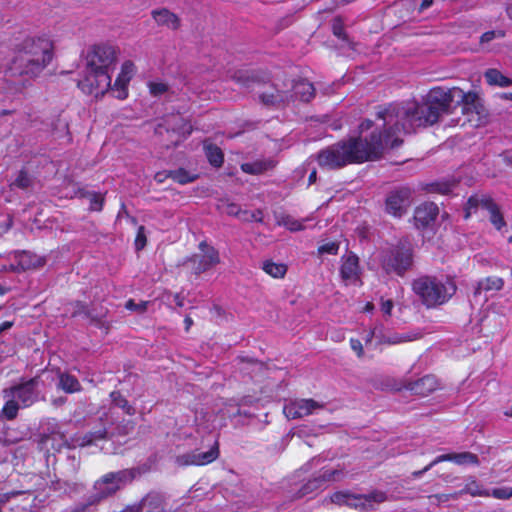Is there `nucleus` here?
Here are the masks:
<instances>
[{
  "label": "nucleus",
  "mask_w": 512,
  "mask_h": 512,
  "mask_svg": "<svg viewBox=\"0 0 512 512\" xmlns=\"http://www.w3.org/2000/svg\"><path fill=\"white\" fill-rule=\"evenodd\" d=\"M174 299L178 307H182L184 305V299L179 294H176Z\"/></svg>",
  "instance_id": "63"
},
{
  "label": "nucleus",
  "mask_w": 512,
  "mask_h": 512,
  "mask_svg": "<svg viewBox=\"0 0 512 512\" xmlns=\"http://www.w3.org/2000/svg\"><path fill=\"white\" fill-rule=\"evenodd\" d=\"M393 308L392 300H386L382 302L381 310L385 315H390Z\"/></svg>",
  "instance_id": "56"
},
{
  "label": "nucleus",
  "mask_w": 512,
  "mask_h": 512,
  "mask_svg": "<svg viewBox=\"0 0 512 512\" xmlns=\"http://www.w3.org/2000/svg\"><path fill=\"white\" fill-rule=\"evenodd\" d=\"M496 37H500V38L504 37V32L503 31H488V32H485L481 36L480 40H481V43H488Z\"/></svg>",
  "instance_id": "50"
},
{
  "label": "nucleus",
  "mask_w": 512,
  "mask_h": 512,
  "mask_svg": "<svg viewBox=\"0 0 512 512\" xmlns=\"http://www.w3.org/2000/svg\"><path fill=\"white\" fill-rule=\"evenodd\" d=\"M382 120V140L387 141V149H393L403 143V136L416 128L427 127L438 122L440 115L425 99L421 103L412 101L401 105H390L377 112Z\"/></svg>",
  "instance_id": "1"
},
{
  "label": "nucleus",
  "mask_w": 512,
  "mask_h": 512,
  "mask_svg": "<svg viewBox=\"0 0 512 512\" xmlns=\"http://www.w3.org/2000/svg\"><path fill=\"white\" fill-rule=\"evenodd\" d=\"M263 270L272 277L281 278L285 275L287 267L284 264L266 261L263 263Z\"/></svg>",
  "instance_id": "33"
},
{
  "label": "nucleus",
  "mask_w": 512,
  "mask_h": 512,
  "mask_svg": "<svg viewBox=\"0 0 512 512\" xmlns=\"http://www.w3.org/2000/svg\"><path fill=\"white\" fill-rule=\"evenodd\" d=\"M205 154L211 165L220 167L223 164L224 156L221 149L214 144H207L204 146Z\"/></svg>",
  "instance_id": "31"
},
{
  "label": "nucleus",
  "mask_w": 512,
  "mask_h": 512,
  "mask_svg": "<svg viewBox=\"0 0 512 512\" xmlns=\"http://www.w3.org/2000/svg\"><path fill=\"white\" fill-rule=\"evenodd\" d=\"M90 202V210L101 211L104 203V196L100 193L87 192L85 195Z\"/></svg>",
  "instance_id": "37"
},
{
  "label": "nucleus",
  "mask_w": 512,
  "mask_h": 512,
  "mask_svg": "<svg viewBox=\"0 0 512 512\" xmlns=\"http://www.w3.org/2000/svg\"><path fill=\"white\" fill-rule=\"evenodd\" d=\"M112 402L125 410V412L129 415L134 414V408L128 404V401L119 393V392H112L110 395Z\"/></svg>",
  "instance_id": "36"
},
{
  "label": "nucleus",
  "mask_w": 512,
  "mask_h": 512,
  "mask_svg": "<svg viewBox=\"0 0 512 512\" xmlns=\"http://www.w3.org/2000/svg\"><path fill=\"white\" fill-rule=\"evenodd\" d=\"M242 362L246 364V366L242 367L243 371L261 372L264 370L263 363H261L257 360L248 359V360H242Z\"/></svg>",
  "instance_id": "45"
},
{
  "label": "nucleus",
  "mask_w": 512,
  "mask_h": 512,
  "mask_svg": "<svg viewBox=\"0 0 512 512\" xmlns=\"http://www.w3.org/2000/svg\"><path fill=\"white\" fill-rule=\"evenodd\" d=\"M411 195L412 191L408 187L391 192L386 199L387 212L396 217L402 216L410 206Z\"/></svg>",
  "instance_id": "16"
},
{
  "label": "nucleus",
  "mask_w": 512,
  "mask_h": 512,
  "mask_svg": "<svg viewBox=\"0 0 512 512\" xmlns=\"http://www.w3.org/2000/svg\"><path fill=\"white\" fill-rule=\"evenodd\" d=\"M331 502L340 506H347L358 512H369L385 501L388 496L385 492L374 490L368 494H355L350 491H338L331 495Z\"/></svg>",
  "instance_id": "6"
},
{
  "label": "nucleus",
  "mask_w": 512,
  "mask_h": 512,
  "mask_svg": "<svg viewBox=\"0 0 512 512\" xmlns=\"http://www.w3.org/2000/svg\"><path fill=\"white\" fill-rule=\"evenodd\" d=\"M373 126V122L371 120H364L360 126H359V129H360V132H364V131H367L369 130L371 127Z\"/></svg>",
  "instance_id": "61"
},
{
  "label": "nucleus",
  "mask_w": 512,
  "mask_h": 512,
  "mask_svg": "<svg viewBox=\"0 0 512 512\" xmlns=\"http://www.w3.org/2000/svg\"><path fill=\"white\" fill-rule=\"evenodd\" d=\"M117 62L116 49L111 45H94L85 56V75L78 87L85 93L104 95L111 88V73Z\"/></svg>",
  "instance_id": "4"
},
{
  "label": "nucleus",
  "mask_w": 512,
  "mask_h": 512,
  "mask_svg": "<svg viewBox=\"0 0 512 512\" xmlns=\"http://www.w3.org/2000/svg\"><path fill=\"white\" fill-rule=\"evenodd\" d=\"M226 213L229 215L240 216L243 212H241L240 208L236 204L231 203L227 204Z\"/></svg>",
  "instance_id": "54"
},
{
  "label": "nucleus",
  "mask_w": 512,
  "mask_h": 512,
  "mask_svg": "<svg viewBox=\"0 0 512 512\" xmlns=\"http://www.w3.org/2000/svg\"><path fill=\"white\" fill-rule=\"evenodd\" d=\"M175 462L179 466L196 465L197 463L195 461L194 451L177 456Z\"/></svg>",
  "instance_id": "44"
},
{
  "label": "nucleus",
  "mask_w": 512,
  "mask_h": 512,
  "mask_svg": "<svg viewBox=\"0 0 512 512\" xmlns=\"http://www.w3.org/2000/svg\"><path fill=\"white\" fill-rule=\"evenodd\" d=\"M351 348L357 353L359 357L363 356V346L362 343L358 339L350 340Z\"/></svg>",
  "instance_id": "51"
},
{
  "label": "nucleus",
  "mask_w": 512,
  "mask_h": 512,
  "mask_svg": "<svg viewBox=\"0 0 512 512\" xmlns=\"http://www.w3.org/2000/svg\"><path fill=\"white\" fill-rule=\"evenodd\" d=\"M135 469H123L117 472H109L94 483L96 493L90 496V504L97 505L103 499L114 495L122 487L131 483L136 477Z\"/></svg>",
  "instance_id": "7"
},
{
  "label": "nucleus",
  "mask_w": 512,
  "mask_h": 512,
  "mask_svg": "<svg viewBox=\"0 0 512 512\" xmlns=\"http://www.w3.org/2000/svg\"><path fill=\"white\" fill-rule=\"evenodd\" d=\"M134 66L130 61L125 62L122 65L121 73L115 80L113 89L118 92V99H125L127 97V84L129 83L132 74H133Z\"/></svg>",
  "instance_id": "20"
},
{
  "label": "nucleus",
  "mask_w": 512,
  "mask_h": 512,
  "mask_svg": "<svg viewBox=\"0 0 512 512\" xmlns=\"http://www.w3.org/2000/svg\"><path fill=\"white\" fill-rule=\"evenodd\" d=\"M500 157H501L503 164L506 167L512 168V155H510L508 153H503L502 155H500Z\"/></svg>",
  "instance_id": "58"
},
{
  "label": "nucleus",
  "mask_w": 512,
  "mask_h": 512,
  "mask_svg": "<svg viewBox=\"0 0 512 512\" xmlns=\"http://www.w3.org/2000/svg\"><path fill=\"white\" fill-rule=\"evenodd\" d=\"M105 436H106V431L105 430H101V431L95 432V433L90 435V438L88 439V442H92L95 439H104Z\"/></svg>",
  "instance_id": "60"
},
{
  "label": "nucleus",
  "mask_w": 512,
  "mask_h": 512,
  "mask_svg": "<svg viewBox=\"0 0 512 512\" xmlns=\"http://www.w3.org/2000/svg\"><path fill=\"white\" fill-rule=\"evenodd\" d=\"M94 504H90V498L87 499L85 503H79L74 508H72L68 512H86L90 506Z\"/></svg>",
  "instance_id": "52"
},
{
  "label": "nucleus",
  "mask_w": 512,
  "mask_h": 512,
  "mask_svg": "<svg viewBox=\"0 0 512 512\" xmlns=\"http://www.w3.org/2000/svg\"><path fill=\"white\" fill-rule=\"evenodd\" d=\"M340 472L337 470L325 471L322 475L324 481L338 480Z\"/></svg>",
  "instance_id": "53"
},
{
  "label": "nucleus",
  "mask_w": 512,
  "mask_h": 512,
  "mask_svg": "<svg viewBox=\"0 0 512 512\" xmlns=\"http://www.w3.org/2000/svg\"><path fill=\"white\" fill-rule=\"evenodd\" d=\"M194 454H195V461L197 462L196 465H205V464L211 463L214 460H216L219 456L218 443L215 442L213 447L207 452L194 451Z\"/></svg>",
  "instance_id": "32"
},
{
  "label": "nucleus",
  "mask_w": 512,
  "mask_h": 512,
  "mask_svg": "<svg viewBox=\"0 0 512 512\" xmlns=\"http://www.w3.org/2000/svg\"><path fill=\"white\" fill-rule=\"evenodd\" d=\"M7 401L2 409V414L7 420L16 418L19 410V404L14 398H6Z\"/></svg>",
  "instance_id": "35"
},
{
  "label": "nucleus",
  "mask_w": 512,
  "mask_h": 512,
  "mask_svg": "<svg viewBox=\"0 0 512 512\" xmlns=\"http://www.w3.org/2000/svg\"><path fill=\"white\" fill-rule=\"evenodd\" d=\"M482 207L489 212V220L497 230H500L506 225L503 215L497 204L491 198H482Z\"/></svg>",
  "instance_id": "23"
},
{
  "label": "nucleus",
  "mask_w": 512,
  "mask_h": 512,
  "mask_svg": "<svg viewBox=\"0 0 512 512\" xmlns=\"http://www.w3.org/2000/svg\"><path fill=\"white\" fill-rule=\"evenodd\" d=\"M53 58V43L47 37L28 38L5 71V79L13 85H22L18 77L38 76Z\"/></svg>",
  "instance_id": "3"
},
{
  "label": "nucleus",
  "mask_w": 512,
  "mask_h": 512,
  "mask_svg": "<svg viewBox=\"0 0 512 512\" xmlns=\"http://www.w3.org/2000/svg\"><path fill=\"white\" fill-rule=\"evenodd\" d=\"M13 326V322L11 321H5L4 323H2L0 325V333L3 332V331H6L8 329H10L11 327Z\"/></svg>",
  "instance_id": "62"
},
{
  "label": "nucleus",
  "mask_w": 512,
  "mask_h": 512,
  "mask_svg": "<svg viewBox=\"0 0 512 512\" xmlns=\"http://www.w3.org/2000/svg\"><path fill=\"white\" fill-rule=\"evenodd\" d=\"M242 216V219L246 221L254 220L257 222H262L263 220V213L261 210H256L251 213H249L248 211H243Z\"/></svg>",
  "instance_id": "49"
},
{
  "label": "nucleus",
  "mask_w": 512,
  "mask_h": 512,
  "mask_svg": "<svg viewBox=\"0 0 512 512\" xmlns=\"http://www.w3.org/2000/svg\"><path fill=\"white\" fill-rule=\"evenodd\" d=\"M184 323H185V329H186V331H188L190 329V327L193 325V320L191 319V317L187 316L184 320Z\"/></svg>",
  "instance_id": "64"
},
{
  "label": "nucleus",
  "mask_w": 512,
  "mask_h": 512,
  "mask_svg": "<svg viewBox=\"0 0 512 512\" xmlns=\"http://www.w3.org/2000/svg\"><path fill=\"white\" fill-rule=\"evenodd\" d=\"M441 388L440 382L433 375H426L416 381L395 383L391 386L392 390L401 391L406 389L419 396H428L429 394Z\"/></svg>",
  "instance_id": "10"
},
{
  "label": "nucleus",
  "mask_w": 512,
  "mask_h": 512,
  "mask_svg": "<svg viewBox=\"0 0 512 512\" xmlns=\"http://www.w3.org/2000/svg\"><path fill=\"white\" fill-rule=\"evenodd\" d=\"M32 182V178L27 174V172L21 170L13 185L20 189H27L32 185Z\"/></svg>",
  "instance_id": "40"
},
{
  "label": "nucleus",
  "mask_w": 512,
  "mask_h": 512,
  "mask_svg": "<svg viewBox=\"0 0 512 512\" xmlns=\"http://www.w3.org/2000/svg\"><path fill=\"white\" fill-rule=\"evenodd\" d=\"M461 93V89L453 87L445 90L443 88H433L424 98L431 106L435 107V110L441 116L443 113L448 112L455 97Z\"/></svg>",
  "instance_id": "11"
},
{
  "label": "nucleus",
  "mask_w": 512,
  "mask_h": 512,
  "mask_svg": "<svg viewBox=\"0 0 512 512\" xmlns=\"http://www.w3.org/2000/svg\"><path fill=\"white\" fill-rule=\"evenodd\" d=\"M308 219L298 220L291 215L288 214H279L276 215V222L279 226H284L288 230L292 232L301 231L305 228L304 222Z\"/></svg>",
  "instance_id": "27"
},
{
  "label": "nucleus",
  "mask_w": 512,
  "mask_h": 512,
  "mask_svg": "<svg viewBox=\"0 0 512 512\" xmlns=\"http://www.w3.org/2000/svg\"><path fill=\"white\" fill-rule=\"evenodd\" d=\"M167 178H170L169 176V171H163V172H158L156 173L155 175V180L159 183H162L165 181V179Z\"/></svg>",
  "instance_id": "59"
},
{
  "label": "nucleus",
  "mask_w": 512,
  "mask_h": 512,
  "mask_svg": "<svg viewBox=\"0 0 512 512\" xmlns=\"http://www.w3.org/2000/svg\"><path fill=\"white\" fill-rule=\"evenodd\" d=\"M233 79L237 83H239L240 85H242L243 87H246V88H250L251 84L255 81L254 77L250 73L244 72V71L236 72L233 75Z\"/></svg>",
  "instance_id": "39"
},
{
  "label": "nucleus",
  "mask_w": 512,
  "mask_h": 512,
  "mask_svg": "<svg viewBox=\"0 0 512 512\" xmlns=\"http://www.w3.org/2000/svg\"><path fill=\"white\" fill-rule=\"evenodd\" d=\"M275 167V162L273 160H256L251 163H244L241 165V169L243 172L248 174H262L268 170H271Z\"/></svg>",
  "instance_id": "25"
},
{
  "label": "nucleus",
  "mask_w": 512,
  "mask_h": 512,
  "mask_svg": "<svg viewBox=\"0 0 512 512\" xmlns=\"http://www.w3.org/2000/svg\"><path fill=\"white\" fill-rule=\"evenodd\" d=\"M169 176L171 179H173L175 182L179 184H187L193 182L197 178L196 175H191L189 172L182 168L170 170Z\"/></svg>",
  "instance_id": "34"
},
{
  "label": "nucleus",
  "mask_w": 512,
  "mask_h": 512,
  "mask_svg": "<svg viewBox=\"0 0 512 512\" xmlns=\"http://www.w3.org/2000/svg\"><path fill=\"white\" fill-rule=\"evenodd\" d=\"M504 287V280L501 277L489 276L480 280L475 286L473 295L478 297L482 291H500Z\"/></svg>",
  "instance_id": "24"
},
{
  "label": "nucleus",
  "mask_w": 512,
  "mask_h": 512,
  "mask_svg": "<svg viewBox=\"0 0 512 512\" xmlns=\"http://www.w3.org/2000/svg\"><path fill=\"white\" fill-rule=\"evenodd\" d=\"M467 205H468V209H472V208H476L478 207L479 205L482 206V198L479 199L477 197H470L468 202H467Z\"/></svg>",
  "instance_id": "57"
},
{
  "label": "nucleus",
  "mask_w": 512,
  "mask_h": 512,
  "mask_svg": "<svg viewBox=\"0 0 512 512\" xmlns=\"http://www.w3.org/2000/svg\"><path fill=\"white\" fill-rule=\"evenodd\" d=\"M58 387L66 393H74L81 390L79 381L74 376L67 373L59 374Z\"/></svg>",
  "instance_id": "29"
},
{
  "label": "nucleus",
  "mask_w": 512,
  "mask_h": 512,
  "mask_svg": "<svg viewBox=\"0 0 512 512\" xmlns=\"http://www.w3.org/2000/svg\"><path fill=\"white\" fill-rule=\"evenodd\" d=\"M438 215L436 204L429 202L418 206L414 213V220L417 227H427L435 221Z\"/></svg>",
  "instance_id": "18"
},
{
  "label": "nucleus",
  "mask_w": 512,
  "mask_h": 512,
  "mask_svg": "<svg viewBox=\"0 0 512 512\" xmlns=\"http://www.w3.org/2000/svg\"><path fill=\"white\" fill-rule=\"evenodd\" d=\"M456 185L455 182H437L431 184V191L441 193V194H448L452 191V188Z\"/></svg>",
  "instance_id": "42"
},
{
  "label": "nucleus",
  "mask_w": 512,
  "mask_h": 512,
  "mask_svg": "<svg viewBox=\"0 0 512 512\" xmlns=\"http://www.w3.org/2000/svg\"><path fill=\"white\" fill-rule=\"evenodd\" d=\"M412 250L405 245L386 249L382 253L381 265L386 273L403 276L412 266Z\"/></svg>",
  "instance_id": "8"
},
{
  "label": "nucleus",
  "mask_w": 512,
  "mask_h": 512,
  "mask_svg": "<svg viewBox=\"0 0 512 512\" xmlns=\"http://www.w3.org/2000/svg\"><path fill=\"white\" fill-rule=\"evenodd\" d=\"M332 32L337 38L348 42V36L344 31V22L341 17H335L332 20Z\"/></svg>",
  "instance_id": "38"
},
{
  "label": "nucleus",
  "mask_w": 512,
  "mask_h": 512,
  "mask_svg": "<svg viewBox=\"0 0 512 512\" xmlns=\"http://www.w3.org/2000/svg\"><path fill=\"white\" fill-rule=\"evenodd\" d=\"M458 98H460L458 103L461 106L462 114L466 116L463 124L467 122L473 127L480 126L486 117V111L478 93L475 91L464 92L461 89Z\"/></svg>",
  "instance_id": "9"
},
{
  "label": "nucleus",
  "mask_w": 512,
  "mask_h": 512,
  "mask_svg": "<svg viewBox=\"0 0 512 512\" xmlns=\"http://www.w3.org/2000/svg\"><path fill=\"white\" fill-rule=\"evenodd\" d=\"M325 404L314 399H297L289 402L283 408L289 419H299L313 414L316 410L324 409Z\"/></svg>",
  "instance_id": "15"
},
{
  "label": "nucleus",
  "mask_w": 512,
  "mask_h": 512,
  "mask_svg": "<svg viewBox=\"0 0 512 512\" xmlns=\"http://www.w3.org/2000/svg\"><path fill=\"white\" fill-rule=\"evenodd\" d=\"M260 100L266 106L284 107L293 101V95L288 83L277 82L260 95Z\"/></svg>",
  "instance_id": "12"
},
{
  "label": "nucleus",
  "mask_w": 512,
  "mask_h": 512,
  "mask_svg": "<svg viewBox=\"0 0 512 512\" xmlns=\"http://www.w3.org/2000/svg\"><path fill=\"white\" fill-rule=\"evenodd\" d=\"M150 305L149 301H142L138 304L134 302V300L130 299L126 302L125 307L128 310L135 311L138 314H143L147 311L148 306Z\"/></svg>",
  "instance_id": "41"
},
{
  "label": "nucleus",
  "mask_w": 512,
  "mask_h": 512,
  "mask_svg": "<svg viewBox=\"0 0 512 512\" xmlns=\"http://www.w3.org/2000/svg\"><path fill=\"white\" fill-rule=\"evenodd\" d=\"M37 386L38 378H32L24 383L5 389L4 397L18 399L22 406L29 407L36 401Z\"/></svg>",
  "instance_id": "13"
},
{
  "label": "nucleus",
  "mask_w": 512,
  "mask_h": 512,
  "mask_svg": "<svg viewBox=\"0 0 512 512\" xmlns=\"http://www.w3.org/2000/svg\"><path fill=\"white\" fill-rule=\"evenodd\" d=\"M340 274L342 279L346 282H355L359 279V259L355 254L350 253L343 258Z\"/></svg>",
  "instance_id": "19"
},
{
  "label": "nucleus",
  "mask_w": 512,
  "mask_h": 512,
  "mask_svg": "<svg viewBox=\"0 0 512 512\" xmlns=\"http://www.w3.org/2000/svg\"><path fill=\"white\" fill-rule=\"evenodd\" d=\"M199 248L202 254L193 255L187 260L188 263L192 264V269L196 274L203 273L220 262L217 250L207 245L206 242H201Z\"/></svg>",
  "instance_id": "14"
},
{
  "label": "nucleus",
  "mask_w": 512,
  "mask_h": 512,
  "mask_svg": "<svg viewBox=\"0 0 512 512\" xmlns=\"http://www.w3.org/2000/svg\"><path fill=\"white\" fill-rule=\"evenodd\" d=\"M339 249V244L335 241L327 242L318 247V253L319 254H331L335 255L337 254Z\"/></svg>",
  "instance_id": "46"
},
{
  "label": "nucleus",
  "mask_w": 512,
  "mask_h": 512,
  "mask_svg": "<svg viewBox=\"0 0 512 512\" xmlns=\"http://www.w3.org/2000/svg\"><path fill=\"white\" fill-rule=\"evenodd\" d=\"M387 141L376 132L366 138H349L321 150L317 161L320 167L333 170L348 164L377 160L387 149Z\"/></svg>",
  "instance_id": "2"
},
{
  "label": "nucleus",
  "mask_w": 512,
  "mask_h": 512,
  "mask_svg": "<svg viewBox=\"0 0 512 512\" xmlns=\"http://www.w3.org/2000/svg\"><path fill=\"white\" fill-rule=\"evenodd\" d=\"M147 238L145 234L144 226L138 228V232L135 239V247L137 250H142L146 246Z\"/></svg>",
  "instance_id": "48"
},
{
  "label": "nucleus",
  "mask_w": 512,
  "mask_h": 512,
  "mask_svg": "<svg viewBox=\"0 0 512 512\" xmlns=\"http://www.w3.org/2000/svg\"><path fill=\"white\" fill-rule=\"evenodd\" d=\"M290 91L293 90V99L298 98L301 101H310L315 94V88L312 83L306 80H299L295 83L289 82Z\"/></svg>",
  "instance_id": "22"
},
{
  "label": "nucleus",
  "mask_w": 512,
  "mask_h": 512,
  "mask_svg": "<svg viewBox=\"0 0 512 512\" xmlns=\"http://www.w3.org/2000/svg\"><path fill=\"white\" fill-rule=\"evenodd\" d=\"M22 493H23L22 491H11L8 493L1 494L0 495V504L7 502V501H9L10 498L16 497Z\"/></svg>",
  "instance_id": "55"
},
{
  "label": "nucleus",
  "mask_w": 512,
  "mask_h": 512,
  "mask_svg": "<svg viewBox=\"0 0 512 512\" xmlns=\"http://www.w3.org/2000/svg\"><path fill=\"white\" fill-rule=\"evenodd\" d=\"M151 15L158 25L165 26L172 30H177L180 27L179 17L166 8L153 10Z\"/></svg>",
  "instance_id": "21"
},
{
  "label": "nucleus",
  "mask_w": 512,
  "mask_h": 512,
  "mask_svg": "<svg viewBox=\"0 0 512 512\" xmlns=\"http://www.w3.org/2000/svg\"><path fill=\"white\" fill-rule=\"evenodd\" d=\"M487 495H491L497 499H509L512 497V488H495Z\"/></svg>",
  "instance_id": "47"
},
{
  "label": "nucleus",
  "mask_w": 512,
  "mask_h": 512,
  "mask_svg": "<svg viewBox=\"0 0 512 512\" xmlns=\"http://www.w3.org/2000/svg\"><path fill=\"white\" fill-rule=\"evenodd\" d=\"M411 286L420 302L428 309L445 304L457 290V286L452 279H441L430 275H423L414 279Z\"/></svg>",
  "instance_id": "5"
},
{
  "label": "nucleus",
  "mask_w": 512,
  "mask_h": 512,
  "mask_svg": "<svg viewBox=\"0 0 512 512\" xmlns=\"http://www.w3.org/2000/svg\"><path fill=\"white\" fill-rule=\"evenodd\" d=\"M443 461H453L454 463H456L458 465H465V464L478 465L479 464L478 456L471 452L443 454V455L438 456L429 465H427L423 470L413 472V476L419 477L424 472L430 470L434 465H436L440 462H443Z\"/></svg>",
  "instance_id": "17"
},
{
  "label": "nucleus",
  "mask_w": 512,
  "mask_h": 512,
  "mask_svg": "<svg viewBox=\"0 0 512 512\" xmlns=\"http://www.w3.org/2000/svg\"><path fill=\"white\" fill-rule=\"evenodd\" d=\"M485 79L489 85L499 87H509L512 85V79L504 76L499 70L491 68L485 74Z\"/></svg>",
  "instance_id": "28"
},
{
  "label": "nucleus",
  "mask_w": 512,
  "mask_h": 512,
  "mask_svg": "<svg viewBox=\"0 0 512 512\" xmlns=\"http://www.w3.org/2000/svg\"><path fill=\"white\" fill-rule=\"evenodd\" d=\"M45 264V260L37 255L22 252L18 255V266L21 270H29L41 267Z\"/></svg>",
  "instance_id": "26"
},
{
  "label": "nucleus",
  "mask_w": 512,
  "mask_h": 512,
  "mask_svg": "<svg viewBox=\"0 0 512 512\" xmlns=\"http://www.w3.org/2000/svg\"><path fill=\"white\" fill-rule=\"evenodd\" d=\"M76 306L81 308L84 312V316L90 320V323L99 327V328H105L108 329V326L105 322V315L106 312H100V313H94L93 311L89 310L83 303L76 302Z\"/></svg>",
  "instance_id": "30"
},
{
  "label": "nucleus",
  "mask_w": 512,
  "mask_h": 512,
  "mask_svg": "<svg viewBox=\"0 0 512 512\" xmlns=\"http://www.w3.org/2000/svg\"><path fill=\"white\" fill-rule=\"evenodd\" d=\"M150 93L155 96H161L168 91V85L162 82H150L148 84Z\"/></svg>",
  "instance_id": "43"
}]
</instances>
